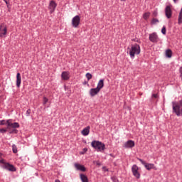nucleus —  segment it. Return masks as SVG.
<instances>
[{
  "mask_svg": "<svg viewBox=\"0 0 182 182\" xmlns=\"http://www.w3.org/2000/svg\"><path fill=\"white\" fill-rule=\"evenodd\" d=\"M179 73H180V77H182V67L180 68Z\"/></svg>",
  "mask_w": 182,
  "mask_h": 182,
  "instance_id": "nucleus-34",
  "label": "nucleus"
},
{
  "mask_svg": "<svg viewBox=\"0 0 182 182\" xmlns=\"http://www.w3.org/2000/svg\"><path fill=\"white\" fill-rule=\"evenodd\" d=\"M22 82V78L21 77V73H18L16 75V87H21V83Z\"/></svg>",
  "mask_w": 182,
  "mask_h": 182,
  "instance_id": "nucleus-15",
  "label": "nucleus"
},
{
  "mask_svg": "<svg viewBox=\"0 0 182 182\" xmlns=\"http://www.w3.org/2000/svg\"><path fill=\"white\" fill-rule=\"evenodd\" d=\"M132 173L135 178H136L137 180L140 178L141 175L140 172H139V166H137V165L134 164L132 166Z\"/></svg>",
  "mask_w": 182,
  "mask_h": 182,
  "instance_id": "nucleus-5",
  "label": "nucleus"
},
{
  "mask_svg": "<svg viewBox=\"0 0 182 182\" xmlns=\"http://www.w3.org/2000/svg\"><path fill=\"white\" fill-rule=\"evenodd\" d=\"M31 114V109H28L26 112V115L28 117H29Z\"/></svg>",
  "mask_w": 182,
  "mask_h": 182,
  "instance_id": "nucleus-29",
  "label": "nucleus"
},
{
  "mask_svg": "<svg viewBox=\"0 0 182 182\" xmlns=\"http://www.w3.org/2000/svg\"><path fill=\"white\" fill-rule=\"evenodd\" d=\"M97 166H101L100 162L97 161Z\"/></svg>",
  "mask_w": 182,
  "mask_h": 182,
  "instance_id": "nucleus-37",
  "label": "nucleus"
},
{
  "mask_svg": "<svg viewBox=\"0 0 182 182\" xmlns=\"http://www.w3.org/2000/svg\"><path fill=\"white\" fill-rule=\"evenodd\" d=\"M55 182H60V181L59 179H56Z\"/></svg>",
  "mask_w": 182,
  "mask_h": 182,
  "instance_id": "nucleus-39",
  "label": "nucleus"
},
{
  "mask_svg": "<svg viewBox=\"0 0 182 182\" xmlns=\"http://www.w3.org/2000/svg\"><path fill=\"white\" fill-rule=\"evenodd\" d=\"M140 52H141L140 45L137 43L132 45L131 48L129 49V56L131 59H134L136 55H140Z\"/></svg>",
  "mask_w": 182,
  "mask_h": 182,
  "instance_id": "nucleus-1",
  "label": "nucleus"
},
{
  "mask_svg": "<svg viewBox=\"0 0 182 182\" xmlns=\"http://www.w3.org/2000/svg\"><path fill=\"white\" fill-rule=\"evenodd\" d=\"M149 17H150V12H146V13H144V15H143V18H144V19H145V20L149 19Z\"/></svg>",
  "mask_w": 182,
  "mask_h": 182,
  "instance_id": "nucleus-22",
  "label": "nucleus"
},
{
  "mask_svg": "<svg viewBox=\"0 0 182 182\" xmlns=\"http://www.w3.org/2000/svg\"><path fill=\"white\" fill-rule=\"evenodd\" d=\"M111 178L113 182H119V180H117V178H116L115 176L112 177Z\"/></svg>",
  "mask_w": 182,
  "mask_h": 182,
  "instance_id": "nucleus-30",
  "label": "nucleus"
},
{
  "mask_svg": "<svg viewBox=\"0 0 182 182\" xmlns=\"http://www.w3.org/2000/svg\"><path fill=\"white\" fill-rule=\"evenodd\" d=\"M91 146L97 151H104L106 149L105 144L100 141L94 140L91 142Z\"/></svg>",
  "mask_w": 182,
  "mask_h": 182,
  "instance_id": "nucleus-2",
  "label": "nucleus"
},
{
  "mask_svg": "<svg viewBox=\"0 0 182 182\" xmlns=\"http://www.w3.org/2000/svg\"><path fill=\"white\" fill-rule=\"evenodd\" d=\"M48 102H49V99H48L46 97H43V105L45 106Z\"/></svg>",
  "mask_w": 182,
  "mask_h": 182,
  "instance_id": "nucleus-25",
  "label": "nucleus"
},
{
  "mask_svg": "<svg viewBox=\"0 0 182 182\" xmlns=\"http://www.w3.org/2000/svg\"><path fill=\"white\" fill-rule=\"evenodd\" d=\"M159 19H157V18H153L152 20H151V23L152 24V25H156V23H159Z\"/></svg>",
  "mask_w": 182,
  "mask_h": 182,
  "instance_id": "nucleus-24",
  "label": "nucleus"
},
{
  "mask_svg": "<svg viewBox=\"0 0 182 182\" xmlns=\"http://www.w3.org/2000/svg\"><path fill=\"white\" fill-rule=\"evenodd\" d=\"M57 6H58V4H56L55 1L53 0L50 1V3L48 4V9L50 11V14H53Z\"/></svg>",
  "mask_w": 182,
  "mask_h": 182,
  "instance_id": "nucleus-8",
  "label": "nucleus"
},
{
  "mask_svg": "<svg viewBox=\"0 0 182 182\" xmlns=\"http://www.w3.org/2000/svg\"><path fill=\"white\" fill-rule=\"evenodd\" d=\"M178 23L179 25H181V23H182V8H181V10L179 13V16H178Z\"/></svg>",
  "mask_w": 182,
  "mask_h": 182,
  "instance_id": "nucleus-20",
  "label": "nucleus"
},
{
  "mask_svg": "<svg viewBox=\"0 0 182 182\" xmlns=\"http://www.w3.org/2000/svg\"><path fill=\"white\" fill-rule=\"evenodd\" d=\"M0 164H3L1 166V168L4 170H8V171H16V168L15 166L8 162L5 161V159H1Z\"/></svg>",
  "mask_w": 182,
  "mask_h": 182,
  "instance_id": "nucleus-3",
  "label": "nucleus"
},
{
  "mask_svg": "<svg viewBox=\"0 0 182 182\" xmlns=\"http://www.w3.org/2000/svg\"><path fill=\"white\" fill-rule=\"evenodd\" d=\"M174 4H177L178 2V0H173Z\"/></svg>",
  "mask_w": 182,
  "mask_h": 182,
  "instance_id": "nucleus-36",
  "label": "nucleus"
},
{
  "mask_svg": "<svg viewBox=\"0 0 182 182\" xmlns=\"http://www.w3.org/2000/svg\"><path fill=\"white\" fill-rule=\"evenodd\" d=\"M0 32H2V25L0 26Z\"/></svg>",
  "mask_w": 182,
  "mask_h": 182,
  "instance_id": "nucleus-38",
  "label": "nucleus"
},
{
  "mask_svg": "<svg viewBox=\"0 0 182 182\" xmlns=\"http://www.w3.org/2000/svg\"><path fill=\"white\" fill-rule=\"evenodd\" d=\"M80 178L82 182H89V179L87 178V176L83 173L80 174Z\"/></svg>",
  "mask_w": 182,
  "mask_h": 182,
  "instance_id": "nucleus-17",
  "label": "nucleus"
},
{
  "mask_svg": "<svg viewBox=\"0 0 182 182\" xmlns=\"http://www.w3.org/2000/svg\"><path fill=\"white\" fill-rule=\"evenodd\" d=\"M149 39L152 43H157L160 41V38H159V35H157V33L156 32L150 33Z\"/></svg>",
  "mask_w": 182,
  "mask_h": 182,
  "instance_id": "nucleus-6",
  "label": "nucleus"
},
{
  "mask_svg": "<svg viewBox=\"0 0 182 182\" xmlns=\"http://www.w3.org/2000/svg\"><path fill=\"white\" fill-rule=\"evenodd\" d=\"M137 160H139V161H140V163H141V164L144 166L145 168L149 171H150V170H152V169L157 170V168H156V166H154V164L146 163V161H143V159L140 158H138Z\"/></svg>",
  "mask_w": 182,
  "mask_h": 182,
  "instance_id": "nucleus-4",
  "label": "nucleus"
},
{
  "mask_svg": "<svg viewBox=\"0 0 182 182\" xmlns=\"http://www.w3.org/2000/svg\"><path fill=\"white\" fill-rule=\"evenodd\" d=\"M11 127H12L13 129H19V127H20L19 123H18V122H14V123H13V124H11Z\"/></svg>",
  "mask_w": 182,
  "mask_h": 182,
  "instance_id": "nucleus-21",
  "label": "nucleus"
},
{
  "mask_svg": "<svg viewBox=\"0 0 182 182\" xmlns=\"http://www.w3.org/2000/svg\"><path fill=\"white\" fill-rule=\"evenodd\" d=\"M83 85H87V82H86V81L84 82H83Z\"/></svg>",
  "mask_w": 182,
  "mask_h": 182,
  "instance_id": "nucleus-40",
  "label": "nucleus"
},
{
  "mask_svg": "<svg viewBox=\"0 0 182 182\" xmlns=\"http://www.w3.org/2000/svg\"><path fill=\"white\" fill-rule=\"evenodd\" d=\"M121 1H126V0H121Z\"/></svg>",
  "mask_w": 182,
  "mask_h": 182,
  "instance_id": "nucleus-41",
  "label": "nucleus"
},
{
  "mask_svg": "<svg viewBox=\"0 0 182 182\" xmlns=\"http://www.w3.org/2000/svg\"><path fill=\"white\" fill-rule=\"evenodd\" d=\"M166 26H164L161 29V33H163V35H166Z\"/></svg>",
  "mask_w": 182,
  "mask_h": 182,
  "instance_id": "nucleus-27",
  "label": "nucleus"
},
{
  "mask_svg": "<svg viewBox=\"0 0 182 182\" xmlns=\"http://www.w3.org/2000/svg\"><path fill=\"white\" fill-rule=\"evenodd\" d=\"M105 86V80L101 79L100 80V81L97 83V89L100 90H102V89H103V87Z\"/></svg>",
  "mask_w": 182,
  "mask_h": 182,
  "instance_id": "nucleus-16",
  "label": "nucleus"
},
{
  "mask_svg": "<svg viewBox=\"0 0 182 182\" xmlns=\"http://www.w3.org/2000/svg\"><path fill=\"white\" fill-rule=\"evenodd\" d=\"M74 166L76 170L78 171H86V167H85L83 165H81L80 164L75 163Z\"/></svg>",
  "mask_w": 182,
  "mask_h": 182,
  "instance_id": "nucleus-12",
  "label": "nucleus"
},
{
  "mask_svg": "<svg viewBox=\"0 0 182 182\" xmlns=\"http://www.w3.org/2000/svg\"><path fill=\"white\" fill-rule=\"evenodd\" d=\"M165 15L168 19H170V18H171V15H173V12L171 11V7H170V6H166Z\"/></svg>",
  "mask_w": 182,
  "mask_h": 182,
  "instance_id": "nucleus-9",
  "label": "nucleus"
},
{
  "mask_svg": "<svg viewBox=\"0 0 182 182\" xmlns=\"http://www.w3.org/2000/svg\"><path fill=\"white\" fill-rule=\"evenodd\" d=\"M8 29L6 28V26H5L4 29H2V31H0V38H4V36L6 35Z\"/></svg>",
  "mask_w": 182,
  "mask_h": 182,
  "instance_id": "nucleus-18",
  "label": "nucleus"
},
{
  "mask_svg": "<svg viewBox=\"0 0 182 182\" xmlns=\"http://www.w3.org/2000/svg\"><path fill=\"white\" fill-rule=\"evenodd\" d=\"M85 76H86L87 80H90V79H92V74H90V73H87Z\"/></svg>",
  "mask_w": 182,
  "mask_h": 182,
  "instance_id": "nucleus-26",
  "label": "nucleus"
},
{
  "mask_svg": "<svg viewBox=\"0 0 182 182\" xmlns=\"http://www.w3.org/2000/svg\"><path fill=\"white\" fill-rule=\"evenodd\" d=\"M153 15H154V16H157V15H159V13L157 12L156 10L154 11Z\"/></svg>",
  "mask_w": 182,
  "mask_h": 182,
  "instance_id": "nucleus-32",
  "label": "nucleus"
},
{
  "mask_svg": "<svg viewBox=\"0 0 182 182\" xmlns=\"http://www.w3.org/2000/svg\"><path fill=\"white\" fill-rule=\"evenodd\" d=\"M0 132H1V133H6V129H4V128L0 129Z\"/></svg>",
  "mask_w": 182,
  "mask_h": 182,
  "instance_id": "nucleus-31",
  "label": "nucleus"
},
{
  "mask_svg": "<svg viewBox=\"0 0 182 182\" xmlns=\"http://www.w3.org/2000/svg\"><path fill=\"white\" fill-rule=\"evenodd\" d=\"M69 72L68 71H63L61 73V77L63 79V80H69L70 79V76H69Z\"/></svg>",
  "mask_w": 182,
  "mask_h": 182,
  "instance_id": "nucleus-14",
  "label": "nucleus"
},
{
  "mask_svg": "<svg viewBox=\"0 0 182 182\" xmlns=\"http://www.w3.org/2000/svg\"><path fill=\"white\" fill-rule=\"evenodd\" d=\"M11 119H8V120L6 121L8 127H11V126H12V124H13V123L11 122Z\"/></svg>",
  "mask_w": 182,
  "mask_h": 182,
  "instance_id": "nucleus-28",
  "label": "nucleus"
},
{
  "mask_svg": "<svg viewBox=\"0 0 182 182\" xmlns=\"http://www.w3.org/2000/svg\"><path fill=\"white\" fill-rule=\"evenodd\" d=\"M89 133H90V126L86 127L81 131V134L85 136H89Z\"/></svg>",
  "mask_w": 182,
  "mask_h": 182,
  "instance_id": "nucleus-13",
  "label": "nucleus"
},
{
  "mask_svg": "<svg viewBox=\"0 0 182 182\" xmlns=\"http://www.w3.org/2000/svg\"><path fill=\"white\" fill-rule=\"evenodd\" d=\"M5 125V120H1L0 121V126H4Z\"/></svg>",
  "mask_w": 182,
  "mask_h": 182,
  "instance_id": "nucleus-33",
  "label": "nucleus"
},
{
  "mask_svg": "<svg viewBox=\"0 0 182 182\" xmlns=\"http://www.w3.org/2000/svg\"><path fill=\"white\" fill-rule=\"evenodd\" d=\"M100 92V90H98L97 87H95V88H91L90 90V95L91 96V97H95V96H96V95H98L99 92Z\"/></svg>",
  "mask_w": 182,
  "mask_h": 182,
  "instance_id": "nucleus-11",
  "label": "nucleus"
},
{
  "mask_svg": "<svg viewBox=\"0 0 182 182\" xmlns=\"http://www.w3.org/2000/svg\"><path fill=\"white\" fill-rule=\"evenodd\" d=\"M79 25H80V16L77 15L72 19V26L73 28H78Z\"/></svg>",
  "mask_w": 182,
  "mask_h": 182,
  "instance_id": "nucleus-7",
  "label": "nucleus"
},
{
  "mask_svg": "<svg viewBox=\"0 0 182 182\" xmlns=\"http://www.w3.org/2000/svg\"><path fill=\"white\" fill-rule=\"evenodd\" d=\"M12 150H13V153H14V154H16V153H18V147H16V145H15V144L12 145Z\"/></svg>",
  "mask_w": 182,
  "mask_h": 182,
  "instance_id": "nucleus-23",
  "label": "nucleus"
},
{
  "mask_svg": "<svg viewBox=\"0 0 182 182\" xmlns=\"http://www.w3.org/2000/svg\"><path fill=\"white\" fill-rule=\"evenodd\" d=\"M152 97H154L155 99H157V97H159V95L157 94H153Z\"/></svg>",
  "mask_w": 182,
  "mask_h": 182,
  "instance_id": "nucleus-35",
  "label": "nucleus"
},
{
  "mask_svg": "<svg viewBox=\"0 0 182 182\" xmlns=\"http://www.w3.org/2000/svg\"><path fill=\"white\" fill-rule=\"evenodd\" d=\"M165 55H166V58H171V56H173V51H171V50H170V49H167L166 50Z\"/></svg>",
  "mask_w": 182,
  "mask_h": 182,
  "instance_id": "nucleus-19",
  "label": "nucleus"
},
{
  "mask_svg": "<svg viewBox=\"0 0 182 182\" xmlns=\"http://www.w3.org/2000/svg\"><path fill=\"white\" fill-rule=\"evenodd\" d=\"M134 146H135V144H134V141L133 140H128L124 144V147H125V149H132V147H134Z\"/></svg>",
  "mask_w": 182,
  "mask_h": 182,
  "instance_id": "nucleus-10",
  "label": "nucleus"
}]
</instances>
